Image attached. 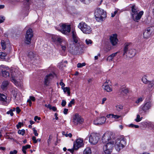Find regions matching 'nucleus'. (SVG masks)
<instances>
[{"label":"nucleus","instance_id":"nucleus-3","mask_svg":"<svg viewBox=\"0 0 154 154\" xmlns=\"http://www.w3.org/2000/svg\"><path fill=\"white\" fill-rule=\"evenodd\" d=\"M126 143V140L124 138L121 137L118 138L116 140L115 143V147L116 150L119 151L125 146Z\"/></svg>","mask_w":154,"mask_h":154},{"label":"nucleus","instance_id":"nucleus-2","mask_svg":"<svg viewBox=\"0 0 154 154\" xmlns=\"http://www.w3.org/2000/svg\"><path fill=\"white\" fill-rule=\"evenodd\" d=\"M56 29L64 34L69 35L71 31V27L70 25L60 24Z\"/></svg>","mask_w":154,"mask_h":154},{"label":"nucleus","instance_id":"nucleus-22","mask_svg":"<svg viewBox=\"0 0 154 154\" xmlns=\"http://www.w3.org/2000/svg\"><path fill=\"white\" fill-rule=\"evenodd\" d=\"M103 88L107 92H110L112 91V86L111 85L109 86L106 84H104L103 85Z\"/></svg>","mask_w":154,"mask_h":154},{"label":"nucleus","instance_id":"nucleus-45","mask_svg":"<svg viewBox=\"0 0 154 154\" xmlns=\"http://www.w3.org/2000/svg\"><path fill=\"white\" fill-rule=\"evenodd\" d=\"M32 130L33 131V133L36 136H37L38 135V133H37V130L35 129V128H32Z\"/></svg>","mask_w":154,"mask_h":154},{"label":"nucleus","instance_id":"nucleus-62","mask_svg":"<svg viewBox=\"0 0 154 154\" xmlns=\"http://www.w3.org/2000/svg\"><path fill=\"white\" fill-rule=\"evenodd\" d=\"M30 100H32L33 101H34L35 100V99L34 97L33 96H30L29 97Z\"/></svg>","mask_w":154,"mask_h":154},{"label":"nucleus","instance_id":"nucleus-35","mask_svg":"<svg viewBox=\"0 0 154 154\" xmlns=\"http://www.w3.org/2000/svg\"><path fill=\"white\" fill-rule=\"evenodd\" d=\"M142 117L140 118V116L137 114V118L135 119V120L137 122H139L141 121Z\"/></svg>","mask_w":154,"mask_h":154},{"label":"nucleus","instance_id":"nucleus-28","mask_svg":"<svg viewBox=\"0 0 154 154\" xmlns=\"http://www.w3.org/2000/svg\"><path fill=\"white\" fill-rule=\"evenodd\" d=\"M91 148L89 147H87L84 150L83 154H91Z\"/></svg>","mask_w":154,"mask_h":154},{"label":"nucleus","instance_id":"nucleus-44","mask_svg":"<svg viewBox=\"0 0 154 154\" xmlns=\"http://www.w3.org/2000/svg\"><path fill=\"white\" fill-rule=\"evenodd\" d=\"M62 134L63 135H65L66 137H71L72 136V134L71 133H69V134H65V133L64 132H63Z\"/></svg>","mask_w":154,"mask_h":154},{"label":"nucleus","instance_id":"nucleus-47","mask_svg":"<svg viewBox=\"0 0 154 154\" xmlns=\"http://www.w3.org/2000/svg\"><path fill=\"white\" fill-rule=\"evenodd\" d=\"M85 42L87 45H89L90 44H91L92 43V41L91 40L89 39H87L85 40Z\"/></svg>","mask_w":154,"mask_h":154},{"label":"nucleus","instance_id":"nucleus-14","mask_svg":"<svg viewBox=\"0 0 154 154\" xmlns=\"http://www.w3.org/2000/svg\"><path fill=\"white\" fill-rule=\"evenodd\" d=\"M106 119V118L105 117L98 118L94 121V123L95 125H101L105 122Z\"/></svg>","mask_w":154,"mask_h":154},{"label":"nucleus","instance_id":"nucleus-12","mask_svg":"<svg viewBox=\"0 0 154 154\" xmlns=\"http://www.w3.org/2000/svg\"><path fill=\"white\" fill-rule=\"evenodd\" d=\"M18 76V74H17L15 71L12 72L11 76V80L17 86H19L20 85V83L17 81Z\"/></svg>","mask_w":154,"mask_h":154},{"label":"nucleus","instance_id":"nucleus-4","mask_svg":"<svg viewBox=\"0 0 154 154\" xmlns=\"http://www.w3.org/2000/svg\"><path fill=\"white\" fill-rule=\"evenodd\" d=\"M78 27L85 34H89L91 32L92 30L90 26L85 22L80 23L78 25Z\"/></svg>","mask_w":154,"mask_h":154},{"label":"nucleus","instance_id":"nucleus-30","mask_svg":"<svg viewBox=\"0 0 154 154\" xmlns=\"http://www.w3.org/2000/svg\"><path fill=\"white\" fill-rule=\"evenodd\" d=\"M148 85L149 87V88H152L154 85V80L148 82Z\"/></svg>","mask_w":154,"mask_h":154},{"label":"nucleus","instance_id":"nucleus-24","mask_svg":"<svg viewBox=\"0 0 154 154\" xmlns=\"http://www.w3.org/2000/svg\"><path fill=\"white\" fill-rule=\"evenodd\" d=\"M36 55L33 51H30L28 53V56L31 60H32L35 58Z\"/></svg>","mask_w":154,"mask_h":154},{"label":"nucleus","instance_id":"nucleus-36","mask_svg":"<svg viewBox=\"0 0 154 154\" xmlns=\"http://www.w3.org/2000/svg\"><path fill=\"white\" fill-rule=\"evenodd\" d=\"M5 20V17L2 15L0 16V23H3Z\"/></svg>","mask_w":154,"mask_h":154},{"label":"nucleus","instance_id":"nucleus-43","mask_svg":"<svg viewBox=\"0 0 154 154\" xmlns=\"http://www.w3.org/2000/svg\"><path fill=\"white\" fill-rule=\"evenodd\" d=\"M130 127L131 128H138L139 127V126L138 125H135L132 124H131L129 125Z\"/></svg>","mask_w":154,"mask_h":154},{"label":"nucleus","instance_id":"nucleus-6","mask_svg":"<svg viewBox=\"0 0 154 154\" xmlns=\"http://www.w3.org/2000/svg\"><path fill=\"white\" fill-rule=\"evenodd\" d=\"M114 143H108L105 144L103 147V154H111Z\"/></svg>","mask_w":154,"mask_h":154},{"label":"nucleus","instance_id":"nucleus-8","mask_svg":"<svg viewBox=\"0 0 154 154\" xmlns=\"http://www.w3.org/2000/svg\"><path fill=\"white\" fill-rule=\"evenodd\" d=\"M33 32L32 29L29 28L26 31L25 36V43L26 45L31 43V38L33 36Z\"/></svg>","mask_w":154,"mask_h":154},{"label":"nucleus","instance_id":"nucleus-34","mask_svg":"<svg viewBox=\"0 0 154 154\" xmlns=\"http://www.w3.org/2000/svg\"><path fill=\"white\" fill-rule=\"evenodd\" d=\"M18 133L19 134H21L23 136L25 133V130L23 129L21 130H19L18 131Z\"/></svg>","mask_w":154,"mask_h":154},{"label":"nucleus","instance_id":"nucleus-23","mask_svg":"<svg viewBox=\"0 0 154 154\" xmlns=\"http://www.w3.org/2000/svg\"><path fill=\"white\" fill-rule=\"evenodd\" d=\"M72 33L74 42L75 43H77L78 42V38L76 36L75 32L73 30L72 32Z\"/></svg>","mask_w":154,"mask_h":154},{"label":"nucleus","instance_id":"nucleus-20","mask_svg":"<svg viewBox=\"0 0 154 154\" xmlns=\"http://www.w3.org/2000/svg\"><path fill=\"white\" fill-rule=\"evenodd\" d=\"M9 82L7 80L4 81L2 83L1 85V88L5 90L6 89L9 85Z\"/></svg>","mask_w":154,"mask_h":154},{"label":"nucleus","instance_id":"nucleus-58","mask_svg":"<svg viewBox=\"0 0 154 154\" xmlns=\"http://www.w3.org/2000/svg\"><path fill=\"white\" fill-rule=\"evenodd\" d=\"M117 53V52H116L112 54L111 55H110L111 56H112V57L113 59L115 57Z\"/></svg>","mask_w":154,"mask_h":154},{"label":"nucleus","instance_id":"nucleus-32","mask_svg":"<svg viewBox=\"0 0 154 154\" xmlns=\"http://www.w3.org/2000/svg\"><path fill=\"white\" fill-rule=\"evenodd\" d=\"M80 1L83 3L86 4H88L91 1V0H80Z\"/></svg>","mask_w":154,"mask_h":154},{"label":"nucleus","instance_id":"nucleus-39","mask_svg":"<svg viewBox=\"0 0 154 154\" xmlns=\"http://www.w3.org/2000/svg\"><path fill=\"white\" fill-rule=\"evenodd\" d=\"M58 36L54 35L52 36V40L54 42H56Z\"/></svg>","mask_w":154,"mask_h":154},{"label":"nucleus","instance_id":"nucleus-5","mask_svg":"<svg viewBox=\"0 0 154 154\" xmlns=\"http://www.w3.org/2000/svg\"><path fill=\"white\" fill-rule=\"evenodd\" d=\"M129 45V44L128 43L125 44L123 50V55L127 54V55L126 56H127V57L132 58L135 55L136 53V51L134 49H131L129 50L128 53H127V52L128 51V46Z\"/></svg>","mask_w":154,"mask_h":154},{"label":"nucleus","instance_id":"nucleus-63","mask_svg":"<svg viewBox=\"0 0 154 154\" xmlns=\"http://www.w3.org/2000/svg\"><path fill=\"white\" fill-rule=\"evenodd\" d=\"M6 56V54L4 53H0V56L3 57Z\"/></svg>","mask_w":154,"mask_h":154},{"label":"nucleus","instance_id":"nucleus-56","mask_svg":"<svg viewBox=\"0 0 154 154\" xmlns=\"http://www.w3.org/2000/svg\"><path fill=\"white\" fill-rule=\"evenodd\" d=\"M16 111L17 113H19L21 111V110L19 107H17L16 108Z\"/></svg>","mask_w":154,"mask_h":154},{"label":"nucleus","instance_id":"nucleus-25","mask_svg":"<svg viewBox=\"0 0 154 154\" xmlns=\"http://www.w3.org/2000/svg\"><path fill=\"white\" fill-rule=\"evenodd\" d=\"M129 90L127 88H121L119 90V93H123L126 94H127L129 93Z\"/></svg>","mask_w":154,"mask_h":154},{"label":"nucleus","instance_id":"nucleus-31","mask_svg":"<svg viewBox=\"0 0 154 154\" xmlns=\"http://www.w3.org/2000/svg\"><path fill=\"white\" fill-rule=\"evenodd\" d=\"M116 107L117 110L118 111H120L123 109V106L120 105H117L116 106Z\"/></svg>","mask_w":154,"mask_h":154},{"label":"nucleus","instance_id":"nucleus-10","mask_svg":"<svg viewBox=\"0 0 154 154\" xmlns=\"http://www.w3.org/2000/svg\"><path fill=\"white\" fill-rule=\"evenodd\" d=\"M154 33V26H151L145 30L143 33L144 38H148Z\"/></svg>","mask_w":154,"mask_h":154},{"label":"nucleus","instance_id":"nucleus-1","mask_svg":"<svg viewBox=\"0 0 154 154\" xmlns=\"http://www.w3.org/2000/svg\"><path fill=\"white\" fill-rule=\"evenodd\" d=\"M94 15L96 20L98 21H103L106 17V11L100 8H97L95 11Z\"/></svg>","mask_w":154,"mask_h":154},{"label":"nucleus","instance_id":"nucleus-46","mask_svg":"<svg viewBox=\"0 0 154 154\" xmlns=\"http://www.w3.org/2000/svg\"><path fill=\"white\" fill-rule=\"evenodd\" d=\"M143 99L144 98L142 97H140L138 98V99L136 101V103H139L141 102L143 100Z\"/></svg>","mask_w":154,"mask_h":154},{"label":"nucleus","instance_id":"nucleus-51","mask_svg":"<svg viewBox=\"0 0 154 154\" xmlns=\"http://www.w3.org/2000/svg\"><path fill=\"white\" fill-rule=\"evenodd\" d=\"M121 117V116H119L117 115H113L112 118H114L115 119H118Z\"/></svg>","mask_w":154,"mask_h":154},{"label":"nucleus","instance_id":"nucleus-9","mask_svg":"<svg viewBox=\"0 0 154 154\" xmlns=\"http://www.w3.org/2000/svg\"><path fill=\"white\" fill-rule=\"evenodd\" d=\"M99 139V134L92 133L89 137V141L91 144L95 145L97 143Z\"/></svg>","mask_w":154,"mask_h":154},{"label":"nucleus","instance_id":"nucleus-19","mask_svg":"<svg viewBox=\"0 0 154 154\" xmlns=\"http://www.w3.org/2000/svg\"><path fill=\"white\" fill-rule=\"evenodd\" d=\"M151 107V104L150 103L147 102L145 103L142 107V110L145 112L147 110H149Z\"/></svg>","mask_w":154,"mask_h":154},{"label":"nucleus","instance_id":"nucleus-21","mask_svg":"<svg viewBox=\"0 0 154 154\" xmlns=\"http://www.w3.org/2000/svg\"><path fill=\"white\" fill-rule=\"evenodd\" d=\"M131 15L139 13V10L138 7L136 6L135 5H133L131 7Z\"/></svg>","mask_w":154,"mask_h":154},{"label":"nucleus","instance_id":"nucleus-16","mask_svg":"<svg viewBox=\"0 0 154 154\" xmlns=\"http://www.w3.org/2000/svg\"><path fill=\"white\" fill-rule=\"evenodd\" d=\"M83 140L81 139H78L76 140V143L74 144L73 148L75 150H77L83 145Z\"/></svg>","mask_w":154,"mask_h":154},{"label":"nucleus","instance_id":"nucleus-33","mask_svg":"<svg viewBox=\"0 0 154 154\" xmlns=\"http://www.w3.org/2000/svg\"><path fill=\"white\" fill-rule=\"evenodd\" d=\"M1 45L3 49L5 50L6 48V45L4 41H2L1 42Z\"/></svg>","mask_w":154,"mask_h":154},{"label":"nucleus","instance_id":"nucleus-27","mask_svg":"<svg viewBox=\"0 0 154 154\" xmlns=\"http://www.w3.org/2000/svg\"><path fill=\"white\" fill-rule=\"evenodd\" d=\"M31 147V146L27 144L25 146H23L22 147V150L23 152V153L25 154L26 153V150L28 149H29Z\"/></svg>","mask_w":154,"mask_h":154},{"label":"nucleus","instance_id":"nucleus-17","mask_svg":"<svg viewBox=\"0 0 154 154\" xmlns=\"http://www.w3.org/2000/svg\"><path fill=\"white\" fill-rule=\"evenodd\" d=\"M6 69H7L4 68L3 65L0 66V72H2V75L3 77L7 78L9 76V73L8 71Z\"/></svg>","mask_w":154,"mask_h":154},{"label":"nucleus","instance_id":"nucleus-13","mask_svg":"<svg viewBox=\"0 0 154 154\" xmlns=\"http://www.w3.org/2000/svg\"><path fill=\"white\" fill-rule=\"evenodd\" d=\"M143 11H141L139 12V13L131 15V17L134 21L138 22L141 19L142 16L143 15Z\"/></svg>","mask_w":154,"mask_h":154},{"label":"nucleus","instance_id":"nucleus-29","mask_svg":"<svg viewBox=\"0 0 154 154\" xmlns=\"http://www.w3.org/2000/svg\"><path fill=\"white\" fill-rule=\"evenodd\" d=\"M7 97L6 96L3 94H0V100L5 102L6 101Z\"/></svg>","mask_w":154,"mask_h":154},{"label":"nucleus","instance_id":"nucleus-41","mask_svg":"<svg viewBox=\"0 0 154 154\" xmlns=\"http://www.w3.org/2000/svg\"><path fill=\"white\" fill-rule=\"evenodd\" d=\"M142 82L144 83H148V82L149 81H148L146 78L145 77H143L142 79Z\"/></svg>","mask_w":154,"mask_h":154},{"label":"nucleus","instance_id":"nucleus-49","mask_svg":"<svg viewBox=\"0 0 154 154\" xmlns=\"http://www.w3.org/2000/svg\"><path fill=\"white\" fill-rule=\"evenodd\" d=\"M63 91L64 92H67L70 90V88L69 87H63Z\"/></svg>","mask_w":154,"mask_h":154},{"label":"nucleus","instance_id":"nucleus-54","mask_svg":"<svg viewBox=\"0 0 154 154\" xmlns=\"http://www.w3.org/2000/svg\"><path fill=\"white\" fill-rule=\"evenodd\" d=\"M32 140L35 143H36L37 142V140L36 139V137L34 136L32 137Z\"/></svg>","mask_w":154,"mask_h":154},{"label":"nucleus","instance_id":"nucleus-18","mask_svg":"<svg viewBox=\"0 0 154 154\" xmlns=\"http://www.w3.org/2000/svg\"><path fill=\"white\" fill-rule=\"evenodd\" d=\"M53 78V76L52 74L47 75L45 78V85H48L49 83L50 80Z\"/></svg>","mask_w":154,"mask_h":154},{"label":"nucleus","instance_id":"nucleus-11","mask_svg":"<svg viewBox=\"0 0 154 154\" xmlns=\"http://www.w3.org/2000/svg\"><path fill=\"white\" fill-rule=\"evenodd\" d=\"M73 122L75 125L82 124L83 122V119L78 114L75 115L73 118Z\"/></svg>","mask_w":154,"mask_h":154},{"label":"nucleus","instance_id":"nucleus-64","mask_svg":"<svg viewBox=\"0 0 154 154\" xmlns=\"http://www.w3.org/2000/svg\"><path fill=\"white\" fill-rule=\"evenodd\" d=\"M51 109H52L53 111H55L57 110V108L55 107L54 106H51Z\"/></svg>","mask_w":154,"mask_h":154},{"label":"nucleus","instance_id":"nucleus-57","mask_svg":"<svg viewBox=\"0 0 154 154\" xmlns=\"http://www.w3.org/2000/svg\"><path fill=\"white\" fill-rule=\"evenodd\" d=\"M68 109H67L65 108L63 110V113L64 114L66 115L67 114L68 111Z\"/></svg>","mask_w":154,"mask_h":154},{"label":"nucleus","instance_id":"nucleus-48","mask_svg":"<svg viewBox=\"0 0 154 154\" xmlns=\"http://www.w3.org/2000/svg\"><path fill=\"white\" fill-rule=\"evenodd\" d=\"M113 60V59L112 57V56H111L110 55L108 56L106 59V60L109 62H110L111 61H112Z\"/></svg>","mask_w":154,"mask_h":154},{"label":"nucleus","instance_id":"nucleus-38","mask_svg":"<svg viewBox=\"0 0 154 154\" xmlns=\"http://www.w3.org/2000/svg\"><path fill=\"white\" fill-rule=\"evenodd\" d=\"M67 45H63V44H62V43H61L60 44V46H61V48L62 50L63 51H65L66 50V46Z\"/></svg>","mask_w":154,"mask_h":154},{"label":"nucleus","instance_id":"nucleus-7","mask_svg":"<svg viewBox=\"0 0 154 154\" xmlns=\"http://www.w3.org/2000/svg\"><path fill=\"white\" fill-rule=\"evenodd\" d=\"M112 135L110 133H106L104 134L102 137V140L103 143L107 144L108 143H114L113 140L112 139Z\"/></svg>","mask_w":154,"mask_h":154},{"label":"nucleus","instance_id":"nucleus-50","mask_svg":"<svg viewBox=\"0 0 154 154\" xmlns=\"http://www.w3.org/2000/svg\"><path fill=\"white\" fill-rule=\"evenodd\" d=\"M62 79L60 80V85L62 86L61 88L63 89V88L65 86V84L62 82Z\"/></svg>","mask_w":154,"mask_h":154},{"label":"nucleus","instance_id":"nucleus-26","mask_svg":"<svg viewBox=\"0 0 154 154\" xmlns=\"http://www.w3.org/2000/svg\"><path fill=\"white\" fill-rule=\"evenodd\" d=\"M57 42L60 43V45L61 43H62V44L63 43V45H66L67 44V42L63 40L62 38H61L59 36L58 37L57 39L56 42Z\"/></svg>","mask_w":154,"mask_h":154},{"label":"nucleus","instance_id":"nucleus-60","mask_svg":"<svg viewBox=\"0 0 154 154\" xmlns=\"http://www.w3.org/2000/svg\"><path fill=\"white\" fill-rule=\"evenodd\" d=\"M117 13V11H116L114 12V13H112L111 14V17H114L115 16V15L116 14V13Z\"/></svg>","mask_w":154,"mask_h":154},{"label":"nucleus","instance_id":"nucleus-55","mask_svg":"<svg viewBox=\"0 0 154 154\" xmlns=\"http://www.w3.org/2000/svg\"><path fill=\"white\" fill-rule=\"evenodd\" d=\"M17 151L16 150H14L13 151H11L10 152V154H17Z\"/></svg>","mask_w":154,"mask_h":154},{"label":"nucleus","instance_id":"nucleus-53","mask_svg":"<svg viewBox=\"0 0 154 154\" xmlns=\"http://www.w3.org/2000/svg\"><path fill=\"white\" fill-rule=\"evenodd\" d=\"M7 113L8 114H10L11 116H13L14 115V113L12 112V110L10 109L9 111L7 112Z\"/></svg>","mask_w":154,"mask_h":154},{"label":"nucleus","instance_id":"nucleus-59","mask_svg":"<svg viewBox=\"0 0 154 154\" xmlns=\"http://www.w3.org/2000/svg\"><path fill=\"white\" fill-rule=\"evenodd\" d=\"M34 120L35 121H36L37 120V119L38 120H40L41 119V118L40 117H38V116H36L34 117Z\"/></svg>","mask_w":154,"mask_h":154},{"label":"nucleus","instance_id":"nucleus-15","mask_svg":"<svg viewBox=\"0 0 154 154\" xmlns=\"http://www.w3.org/2000/svg\"><path fill=\"white\" fill-rule=\"evenodd\" d=\"M110 42L113 46H115L117 44L118 41L116 34H113L110 37Z\"/></svg>","mask_w":154,"mask_h":154},{"label":"nucleus","instance_id":"nucleus-40","mask_svg":"<svg viewBox=\"0 0 154 154\" xmlns=\"http://www.w3.org/2000/svg\"><path fill=\"white\" fill-rule=\"evenodd\" d=\"M85 65V63H79L77 64V67L78 68H81L83 66Z\"/></svg>","mask_w":154,"mask_h":154},{"label":"nucleus","instance_id":"nucleus-52","mask_svg":"<svg viewBox=\"0 0 154 154\" xmlns=\"http://www.w3.org/2000/svg\"><path fill=\"white\" fill-rule=\"evenodd\" d=\"M66 104V102L65 100H63L61 103L62 106L64 107L65 106Z\"/></svg>","mask_w":154,"mask_h":154},{"label":"nucleus","instance_id":"nucleus-37","mask_svg":"<svg viewBox=\"0 0 154 154\" xmlns=\"http://www.w3.org/2000/svg\"><path fill=\"white\" fill-rule=\"evenodd\" d=\"M75 101L74 99H72L69 102L68 105V107H70L72 106V104H73L75 103Z\"/></svg>","mask_w":154,"mask_h":154},{"label":"nucleus","instance_id":"nucleus-61","mask_svg":"<svg viewBox=\"0 0 154 154\" xmlns=\"http://www.w3.org/2000/svg\"><path fill=\"white\" fill-rule=\"evenodd\" d=\"M51 136H49V138L48 140V145H49L51 143Z\"/></svg>","mask_w":154,"mask_h":154},{"label":"nucleus","instance_id":"nucleus-42","mask_svg":"<svg viewBox=\"0 0 154 154\" xmlns=\"http://www.w3.org/2000/svg\"><path fill=\"white\" fill-rule=\"evenodd\" d=\"M23 124L21 122H19L18 124L16 125V127L17 129H19L22 126H23Z\"/></svg>","mask_w":154,"mask_h":154}]
</instances>
